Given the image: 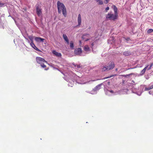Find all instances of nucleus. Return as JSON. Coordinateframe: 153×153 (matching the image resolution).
I'll list each match as a JSON object with an SVG mask.
<instances>
[{
    "label": "nucleus",
    "instance_id": "obj_10",
    "mask_svg": "<svg viewBox=\"0 0 153 153\" xmlns=\"http://www.w3.org/2000/svg\"><path fill=\"white\" fill-rule=\"evenodd\" d=\"M115 66V64L114 62H111V64L107 66L108 70H111Z\"/></svg>",
    "mask_w": 153,
    "mask_h": 153
},
{
    "label": "nucleus",
    "instance_id": "obj_30",
    "mask_svg": "<svg viewBox=\"0 0 153 153\" xmlns=\"http://www.w3.org/2000/svg\"><path fill=\"white\" fill-rule=\"evenodd\" d=\"M109 9V7H107L105 8V10L107 11Z\"/></svg>",
    "mask_w": 153,
    "mask_h": 153
},
{
    "label": "nucleus",
    "instance_id": "obj_20",
    "mask_svg": "<svg viewBox=\"0 0 153 153\" xmlns=\"http://www.w3.org/2000/svg\"><path fill=\"white\" fill-rule=\"evenodd\" d=\"M70 47L72 48H73L74 47V42L72 41H71L70 43Z\"/></svg>",
    "mask_w": 153,
    "mask_h": 153
},
{
    "label": "nucleus",
    "instance_id": "obj_31",
    "mask_svg": "<svg viewBox=\"0 0 153 153\" xmlns=\"http://www.w3.org/2000/svg\"><path fill=\"white\" fill-rule=\"evenodd\" d=\"M109 91L111 93H114V91H113L112 90H111V91Z\"/></svg>",
    "mask_w": 153,
    "mask_h": 153
},
{
    "label": "nucleus",
    "instance_id": "obj_29",
    "mask_svg": "<svg viewBox=\"0 0 153 153\" xmlns=\"http://www.w3.org/2000/svg\"><path fill=\"white\" fill-rule=\"evenodd\" d=\"M4 5V4L3 3L0 2V7H2Z\"/></svg>",
    "mask_w": 153,
    "mask_h": 153
},
{
    "label": "nucleus",
    "instance_id": "obj_6",
    "mask_svg": "<svg viewBox=\"0 0 153 153\" xmlns=\"http://www.w3.org/2000/svg\"><path fill=\"white\" fill-rule=\"evenodd\" d=\"M89 38L90 35L88 34H85L82 36V39L85 41L89 40L90 39Z\"/></svg>",
    "mask_w": 153,
    "mask_h": 153
},
{
    "label": "nucleus",
    "instance_id": "obj_13",
    "mask_svg": "<svg viewBox=\"0 0 153 153\" xmlns=\"http://www.w3.org/2000/svg\"><path fill=\"white\" fill-rule=\"evenodd\" d=\"M113 6V9L114 11V13L116 14H118L117 13V8L116 7V6L114 5Z\"/></svg>",
    "mask_w": 153,
    "mask_h": 153
},
{
    "label": "nucleus",
    "instance_id": "obj_18",
    "mask_svg": "<svg viewBox=\"0 0 153 153\" xmlns=\"http://www.w3.org/2000/svg\"><path fill=\"white\" fill-rule=\"evenodd\" d=\"M153 88V85H152L149 87H146L145 88V90L148 91L150 89Z\"/></svg>",
    "mask_w": 153,
    "mask_h": 153
},
{
    "label": "nucleus",
    "instance_id": "obj_32",
    "mask_svg": "<svg viewBox=\"0 0 153 153\" xmlns=\"http://www.w3.org/2000/svg\"><path fill=\"white\" fill-rule=\"evenodd\" d=\"M48 69H49V68H45V70H48Z\"/></svg>",
    "mask_w": 153,
    "mask_h": 153
},
{
    "label": "nucleus",
    "instance_id": "obj_28",
    "mask_svg": "<svg viewBox=\"0 0 153 153\" xmlns=\"http://www.w3.org/2000/svg\"><path fill=\"white\" fill-rule=\"evenodd\" d=\"M149 66V65H147L146 67H145L143 69L146 71V70L147 68Z\"/></svg>",
    "mask_w": 153,
    "mask_h": 153
},
{
    "label": "nucleus",
    "instance_id": "obj_34",
    "mask_svg": "<svg viewBox=\"0 0 153 153\" xmlns=\"http://www.w3.org/2000/svg\"><path fill=\"white\" fill-rule=\"evenodd\" d=\"M117 68H116V69H115V71H117Z\"/></svg>",
    "mask_w": 153,
    "mask_h": 153
},
{
    "label": "nucleus",
    "instance_id": "obj_25",
    "mask_svg": "<svg viewBox=\"0 0 153 153\" xmlns=\"http://www.w3.org/2000/svg\"><path fill=\"white\" fill-rule=\"evenodd\" d=\"M153 65V63H151L150 66L148 68V70H149L151 69V67Z\"/></svg>",
    "mask_w": 153,
    "mask_h": 153
},
{
    "label": "nucleus",
    "instance_id": "obj_9",
    "mask_svg": "<svg viewBox=\"0 0 153 153\" xmlns=\"http://www.w3.org/2000/svg\"><path fill=\"white\" fill-rule=\"evenodd\" d=\"M30 45L34 49L36 50V51H39V52H41V51L39 50L38 48H37L35 44L33 43V42H31Z\"/></svg>",
    "mask_w": 153,
    "mask_h": 153
},
{
    "label": "nucleus",
    "instance_id": "obj_21",
    "mask_svg": "<svg viewBox=\"0 0 153 153\" xmlns=\"http://www.w3.org/2000/svg\"><path fill=\"white\" fill-rule=\"evenodd\" d=\"M116 74L111 75V76H108L107 77H106L104 78L103 79H107V78H111V77H112L113 76H116Z\"/></svg>",
    "mask_w": 153,
    "mask_h": 153
},
{
    "label": "nucleus",
    "instance_id": "obj_22",
    "mask_svg": "<svg viewBox=\"0 0 153 153\" xmlns=\"http://www.w3.org/2000/svg\"><path fill=\"white\" fill-rule=\"evenodd\" d=\"M153 31V29H150L148 30L147 31V33L149 34Z\"/></svg>",
    "mask_w": 153,
    "mask_h": 153
},
{
    "label": "nucleus",
    "instance_id": "obj_27",
    "mask_svg": "<svg viewBox=\"0 0 153 153\" xmlns=\"http://www.w3.org/2000/svg\"><path fill=\"white\" fill-rule=\"evenodd\" d=\"M109 0H104V3L105 4H107Z\"/></svg>",
    "mask_w": 153,
    "mask_h": 153
},
{
    "label": "nucleus",
    "instance_id": "obj_24",
    "mask_svg": "<svg viewBox=\"0 0 153 153\" xmlns=\"http://www.w3.org/2000/svg\"><path fill=\"white\" fill-rule=\"evenodd\" d=\"M145 71L143 69L141 71L140 73V74L141 75H143L145 72Z\"/></svg>",
    "mask_w": 153,
    "mask_h": 153
},
{
    "label": "nucleus",
    "instance_id": "obj_3",
    "mask_svg": "<svg viewBox=\"0 0 153 153\" xmlns=\"http://www.w3.org/2000/svg\"><path fill=\"white\" fill-rule=\"evenodd\" d=\"M36 60L37 62L40 64L45 62L47 63V61H46L44 59L40 57H37L36 58Z\"/></svg>",
    "mask_w": 153,
    "mask_h": 153
},
{
    "label": "nucleus",
    "instance_id": "obj_14",
    "mask_svg": "<svg viewBox=\"0 0 153 153\" xmlns=\"http://www.w3.org/2000/svg\"><path fill=\"white\" fill-rule=\"evenodd\" d=\"M102 84H99L97 86L94 88L95 91H97L99 90L101 86L102 85Z\"/></svg>",
    "mask_w": 153,
    "mask_h": 153
},
{
    "label": "nucleus",
    "instance_id": "obj_11",
    "mask_svg": "<svg viewBox=\"0 0 153 153\" xmlns=\"http://www.w3.org/2000/svg\"><path fill=\"white\" fill-rule=\"evenodd\" d=\"M63 37L64 39L66 42L68 44H69V41L68 39V37L65 34H63Z\"/></svg>",
    "mask_w": 153,
    "mask_h": 153
},
{
    "label": "nucleus",
    "instance_id": "obj_1",
    "mask_svg": "<svg viewBox=\"0 0 153 153\" xmlns=\"http://www.w3.org/2000/svg\"><path fill=\"white\" fill-rule=\"evenodd\" d=\"M58 10L59 13L60 14L62 12L64 16L65 17L67 16L66 9L65 5L59 1L57 2Z\"/></svg>",
    "mask_w": 153,
    "mask_h": 153
},
{
    "label": "nucleus",
    "instance_id": "obj_7",
    "mask_svg": "<svg viewBox=\"0 0 153 153\" xmlns=\"http://www.w3.org/2000/svg\"><path fill=\"white\" fill-rule=\"evenodd\" d=\"M53 54L57 57H61L62 55L60 53L57 52L56 51L53 50L52 51Z\"/></svg>",
    "mask_w": 153,
    "mask_h": 153
},
{
    "label": "nucleus",
    "instance_id": "obj_8",
    "mask_svg": "<svg viewBox=\"0 0 153 153\" xmlns=\"http://www.w3.org/2000/svg\"><path fill=\"white\" fill-rule=\"evenodd\" d=\"M35 40L37 42H43L45 39L39 37H36Z\"/></svg>",
    "mask_w": 153,
    "mask_h": 153
},
{
    "label": "nucleus",
    "instance_id": "obj_33",
    "mask_svg": "<svg viewBox=\"0 0 153 153\" xmlns=\"http://www.w3.org/2000/svg\"><path fill=\"white\" fill-rule=\"evenodd\" d=\"M91 45H92V46H94V43H92L91 44Z\"/></svg>",
    "mask_w": 153,
    "mask_h": 153
},
{
    "label": "nucleus",
    "instance_id": "obj_16",
    "mask_svg": "<svg viewBox=\"0 0 153 153\" xmlns=\"http://www.w3.org/2000/svg\"><path fill=\"white\" fill-rule=\"evenodd\" d=\"M108 68L107 67H106L103 65L102 67V71H108Z\"/></svg>",
    "mask_w": 153,
    "mask_h": 153
},
{
    "label": "nucleus",
    "instance_id": "obj_23",
    "mask_svg": "<svg viewBox=\"0 0 153 153\" xmlns=\"http://www.w3.org/2000/svg\"><path fill=\"white\" fill-rule=\"evenodd\" d=\"M44 63H42V64H41V66L43 68H45L46 67V65H45L44 64Z\"/></svg>",
    "mask_w": 153,
    "mask_h": 153
},
{
    "label": "nucleus",
    "instance_id": "obj_26",
    "mask_svg": "<svg viewBox=\"0 0 153 153\" xmlns=\"http://www.w3.org/2000/svg\"><path fill=\"white\" fill-rule=\"evenodd\" d=\"M29 38L30 39L31 41V42H33V38L31 36H30L29 37Z\"/></svg>",
    "mask_w": 153,
    "mask_h": 153
},
{
    "label": "nucleus",
    "instance_id": "obj_4",
    "mask_svg": "<svg viewBox=\"0 0 153 153\" xmlns=\"http://www.w3.org/2000/svg\"><path fill=\"white\" fill-rule=\"evenodd\" d=\"M82 53V50L80 48L75 49L74 51V53L76 55H80Z\"/></svg>",
    "mask_w": 153,
    "mask_h": 153
},
{
    "label": "nucleus",
    "instance_id": "obj_17",
    "mask_svg": "<svg viewBox=\"0 0 153 153\" xmlns=\"http://www.w3.org/2000/svg\"><path fill=\"white\" fill-rule=\"evenodd\" d=\"M84 49L85 51H89V48L88 45H85L84 47Z\"/></svg>",
    "mask_w": 153,
    "mask_h": 153
},
{
    "label": "nucleus",
    "instance_id": "obj_19",
    "mask_svg": "<svg viewBox=\"0 0 153 153\" xmlns=\"http://www.w3.org/2000/svg\"><path fill=\"white\" fill-rule=\"evenodd\" d=\"M97 2L99 3V4L102 5L103 4V1L101 0H95Z\"/></svg>",
    "mask_w": 153,
    "mask_h": 153
},
{
    "label": "nucleus",
    "instance_id": "obj_12",
    "mask_svg": "<svg viewBox=\"0 0 153 153\" xmlns=\"http://www.w3.org/2000/svg\"><path fill=\"white\" fill-rule=\"evenodd\" d=\"M77 20L78 25H81V17L80 14L78 15Z\"/></svg>",
    "mask_w": 153,
    "mask_h": 153
},
{
    "label": "nucleus",
    "instance_id": "obj_2",
    "mask_svg": "<svg viewBox=\"0 0 153 153\" xmlns=\"http://www.w3.org/2000/svg\"><path fill=\"white\" fill-rule=\"evenodd\" d=\"M105 17L107 19L114 21L117 19L118 14H116L115 13L111 14V13H108L106 15Z\"/></svg>",
    "mask_w": 153,
    "mask_h": 153
},
{
    "label": "nucleus",
    "instance_id": "obj_5",
    "mask_svg": "<svg viewBox=\"0 0 153 153\" xmlns=\"http://www.w3.org/2000/svg\"><path fill=\"white\" fill-rule=\"evenodd\" d=\"M36 11L37 15L39 16L42 13V9H41V7L39 5L37 6L36 7Z\"/></svg>",
    "mask_w": 153,
    "mask_h": 153
},
{
    "label": "nucleus",
    "instance_id": "obj_35",
    "mask_svg": "<svg viewBox=\"0 0 153 153\" xmlns=\"http://www.w3.org/2000/svg\"><path fill=\"white\" fill-rule=\"evenodd\" d=\"M79 42H80V43H81V41H79Z\"/></svg>",
    "mask_w": 153,
    "mask_h": 153
},
{
    "label": "nucleus",
    "instance_id": "obj_15",
    "mask_svg": "<svg viewBox=\"0 0 153 153\" xmlns=\"http://www.w3.org/2000/svg\"><path fill=\"white\" fill-rule=\"evenodd\" d=\"M123 54L125 56H128L131 54V53L129 51H125L123 53Z\"/></svg>",
    "mask_w": 153,
    "mask_h": 153
}]
</instances>
